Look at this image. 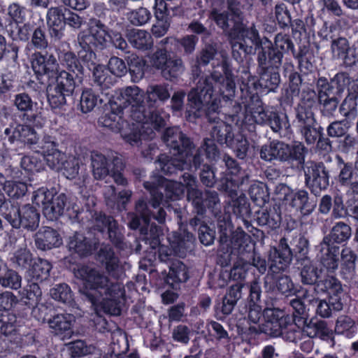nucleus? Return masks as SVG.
<instances>
[{
	"mask_svg": "<svg viewBox=\"0 0 358 358\" xmlns=\"http://www.w3.org/2000/svg\"><path fill=\"white\" fill-rule=\"evenodd\" d=\"M212 20L221 29L231 45L232 57L242 60L245 55H254L262 44L260 34L255 23L248 27L244 22V13L237 0H227V10L212 12Z\"/></svg>",
	"mask_w": 358,
	"mask_h": 358,
	"instance_id": "1",
	"label": "nucleus"
},
{
	"mask_svg": "<svg viewBox=\"0 0 358 358\" xmlns=\"http://www.w3.org/2000/svg\"><path fill=\"white\" fill-rule=\"evenodd\" d=\"M77 278L85 282L80 289L82 299L97 310L119 315L121 313L120 301L124 296V288L117 280H111L103 273L88 266H82L74 272Z\"/></svg>",
	"mask_w": 358,
	"mask_h": 358,
	"instance_id": "2",
	"label": "nucleus"
},
{
	"mask_svg": "<svg viewBox=\"0 0 358 358\" xmlns=\"http://www.w3.org/2000/svg\"><path fill=\"white\" fill-rule=\"evenodd\" d=\"M191 82L194 86L187 92V108L185 111L186 120L194 122L196 120L206 117L211 121V115L219 113L220 99L215 93V81L222 79L220 73L213 71L204 74L196 64L190 67Z\"/></svg>",
	"mask_w": 358,
	"mask_h": 358,
	"instance_id": "3",
	"label": "nucleus"
},
{
	"mask_svg": "<svg viewBox=\"0 0 358 358\" xmlns=\"http://www.w3.org/2000/svg\"><path fill=\"white\" fill-rule=\"evenodd\" d=\"M31 62L34 71L38 76H46L49 79H53V83L66 94L72 95L76 86L75 76L66 70H59V65L56 57L52 54L43 55L35 53Z\"/></svg>",
	"mask_w": 358,
	"mask_h": 358,
	"instance_id": "4",
	"label": "nucleus"
},
{
	"mask_svg": "<svg viewBox=\"0 0 358 358\" xmlns=\"http://www.w3.org/2000/svg\"><path fill=\"white\" fill-rule=\"evenodd\" d=\"M297 263L301 266V282L303 285H313L315 292L320 293L329 291L331 294V301L336 302L344 296L342 291V284L339 280L332 275L322 278V269L313 262L310 259H301Z\"/></svg>",
	"mask_w": 358,
	"mask_h": 358,
	"instance_id": "5",
	"label": "nucleus"
},
{
	"mask_svg": "<svg viewBox=\"0 0 358 358\" xmlns=\"http://www.w3.org/2000/svg\"><path fill=\"white\" fill-rule=\"evenodd\" d=\"M308 149L304 144L294 141L292 144L273 140L261 147L260 158L268 162L294 164L303 165Z\"/></svg>",
	"mask_w": 358,
	"mask_h": 358,
	"instance_id": "6",
	"label": "nucleus"
},
{
	"mask_svg": "<svg viewBox=\"0 0 358 358\" xmlns=\"http://www.w3.org/2000/svg\"><path fill=\"white\" fill-rule=\"evenodd\" d=\"M143 187L150 193V203L154 208H157L164 199V194L159 191V187H164L165 196L169 200H178L184 194L181 182L168 180L159 174H153L149 180L143 182Z\"/></svg>",
	"mask_w": 358,
	"mask_h": 358,
	"instance_id": "7",
	"label": "nucleus"
},
{
	"mask_svg": "<svg viewBox=\"0 0 358 358\" xmlns=\"http://www.w3.org/2000/svg\"><path fill=\"white\" fill-rule=\"evenodd\" d=\"M203 158L200 149L194 151L186 158L182 157H171L165 154L158 156L155 161L156 168L162 171V173L169 176H176L179 172H182L187 169L196 171L201 169L203 166Z\"/></svg>",
	"mask_w": 358,
	"mask_h": 358,
	"instance_id": "8",
	"label": "nucleus"
},
{
	"mask_svg": "<svg viewBox=\"0 0 358 358\" xmlns=\"http://www.w3.org/2000/svg\"><path fill=\"white\" fill-rule=\"evenodd\" d=\"M153 107L146 108L145 101L136 106H129L124 111L133 120L141 123L143 127V134L147 138H154L155 131H159L165 127V120Z\"/></svg>",
	"mask_w": 358,
	"mask_h": 358,
	"instance_id": "9",
	"label": "nucleus"
},
{
	"mask_svg": "<svg viewBox=\"0 0 358 358\" xmlns=\"http://www.w3.org/2000/svg\"><path fill=\"white\" fill-rule=\"evenodd\" d=\"M152 66L160 71L167 81L177 80L185 71V65L178 55L171 56L165 48H158L152 57Z\"/></svg>",
	"mask_w": 358,
	"mask_h": 358,
	"instance_id": "10",
	"label": "nucleus"
},
{
	"mask_svg": "<svg viewBox=\"0 0 358 358\" xmlns=\"http://www.w3.org/2000/svg\"><path fill=\"white\" fill-rule=\"evenodd\" d=\"M275 192L289 206L299 211L302 216L310 215L316 208L317 200L310 197L305 189H292L280 183L276 186Z\"/></svg>",
	"mask_w": 358,
	"mask_h": 358,
	"instance_id": "11",
	"label": "nucleus"
},
{
	"mask_svg": "<svg viewBox=\"0 0 358 358\" xmlns=\"http://www.w3.org/2000/svg\"><path fill=\"white\" fill-rule=\"evenodd\" d=\"M6 216V220L15 229L22 228L34 231L39 227L40 213L35 206L29 203L20 206L15 203Z\"/></svg>",
	"mask_w": 358,
	"mask_h": 358,
	"instance_id": "12",
	"label": "nucleus"
},
{
	"mask_svg": "<svg viewBox=\"0 0 358 358\" xmlns=\"http://www.w3.org/2000/svg\"><path fill=\"white\" fill-rule=\"evenodd\" d=\"M303 167L305 185L315 196L321 194L329 186V171L322 162L308 161Z\"/></svg>",
	"mask_w": 358,
	"mask_h": 358,
	"instance_id": "13",
	"label": "nucleus"
},
{
	"mask_svg": "<svg viewBox=\"0 0 358 358\" xmlns=\"http://www.w3.org/2000/svg\"><path fill=\"white\" fill-rule=\"evenodd\" d=\"M257 108L250 109L254 121L259 124H266L271 130L278 134L280 136H285L291 131V126L288 117L285 113H279L275 111L265 110L261 106V103Z\"/></svg>",
	"mask_w": 358,
	"mask_h": 358,
	"instance_id": "14",
	"label": "nucleus"
},
{
	"mask_svg": "<svg viewBox=\"0 0 358 358\" xmlns=\"http://www.w3.org/2000/svg\"><path fill=\"white\" fill-rule=\"evenodd\" d=\"M38 193L43 196L41 201L43 204V212L48 220H57L69 208V198L65 193H57L55 189H40Z\"/></svg>",
	"mask_w": 358,
	"mask_h": 358,
	"instance_id": "15",
	"label": "nucleus"
},
{
	"mask_svg": "<svg viewBox=\"0 0 358 358\" xmlns=\"http://www.w3.org/2000/svg\"><path fill=\"white\" fill-rule=\"evenodd\" d=\"M162 138L174 156L185 154V157H188L196 148L192 140L178 127L166 129Z\"/></svg>",
	"mask_w": 358,
	"mask_h": 358,
	"instance_id": "16",
	"label": "nucleus"
},
{
	"mask_svg": "<svg viewBox=\"0 0 358 358\" xmlns=\"http://www.w3.org/2000/svg\"><path fill=\"white\" fill-rule=\"evenodd\" d=\"M257 72L259 75V85L270 92H274L280 83L279 69L282 63L264 57L257 60Z\"/></svg>",
	"mask_w": 358,
	"mask_h": 358,
	"instance_id": "17",
	"label": "nucleus"
},
{
	"mask_svg": "<svg viewBox=\"0 0 358 358\" xmlns=\"http://www.w3.org/2000/svg\"><path fill=\"white\" fill-rule=\"evenodd\" d=\"M350 81L351 78L345 72L338 73L329 81L324 77L319 78L316 83L318 99L340 97Z\"/></svg>",
	"mask_w": 358,
	"mask_h": 358,
	"instance_id": "18",
	"label": "nucleus"
},
{
	"mask_svg": "<svg viewBox=\"0 0 358 358\" xmlns=\"http://www.w3.org/2000/svg\"><path fill=\"white\" fill-rule=\"evenodd\" d=\"M294 254L288 243V238H280L278 246L268 252V269L273 273L285 271L290 265Z\"/></svg>",
	"mask_w": 358,
	"mask_h": 358,
	"instance_id": "19",
	"label": "nucleus"
},
{
	"mask_svg": "<svg viewBox=\"0 0 358 358\" xmlns=\"http://www.w3.org/2000/svg\"><path fill=\"white\" fill-rule=\"evenodd\" d=\"M229 216L220 217L217 220L220 248L217 252V263L222 267L229 266L236 255L229 248V237L231 233L232 224Z\"/></svg>",
	"mask_w": 358,
	"mask_h": 358,
	"instance_id": "20",
	"label": "nucleus"
},
{
	"mask_svg": "<svg viewBox=\"0 0 358 358\" xmlns=\"http://www.w3.org/2000/svg\"><path fill=\"white\" fill-rule=\"evenodd\" d=\"M1 139L3 141V143L7 142L10 145L20 141L31 145L38 143L39 136L31 127L19 124L15 127L10 125L6 127L1 134Z\"/></svg>",
	"mask_w": 358,
	"mask_h": 358,
	"instance_id": "21",
	"label": "nucleus"
},
{
	"mask_svg": "<svg viewBox=\"0 0 358 358\" xmlns=\"http://www.w3.org/2000/svg\"><path fill=\"white\" fill-rule=\"evenodd\" d=\"M264 317L265 322L262 324V331L273 338L280 336L289 319L278 308H265Z\"/></svg>",
	"mask_w": 358,
	"mask_h": 358,
	"instance_id": "22",
	"label": "nucleus"
},
{
	"mask_svg": "<svg viewBox=\"0 0 358 358\" xmlns=\"http://www.w3.org/2000/svg\"><path fill=\"white\" fill-rule=\"evenodd\" d=\"M297 127L308 145H314L324 133V128L317 121L315 115L296 117Z\"/></svg>",
	"mask_w": 358,
	"mask_h": 358,
	"instance_id": "23",
	"label": "nucleus"
},
{
	"mask_svg": "<svg viewBox=\"0 0 358 358\" xmlns=\"http://www.w3.org/2000/svg\"><path fill=\"white\" fill-rule=\"evenodd\" d=\"M229 244L232 253L236 255V258L243 260L255 248L252 244L250 236L240 227L235 231H233V228L231 229V233L229 237Z\"/></svg>",
	"mask_w": 358,
	"mask_h": 358,
	"instance_id": "24",
	"label": "nucleus"
},
{
	"mask_svg": "<svg viewBox=\"0 0 358 358\" xmlns=\"http://www.w3.org/2000/svg\"><path fill=\"white\" fill-rule=\"evenodd\" d=\"M99 245V241L98 239L87 238L80 232H75L70 236L67 242L69 250L80 257H87L92 255L98 248Z\"/></svg>",
	"mask_w": 358,
	"mask_h": 358,
	"instance_id": "25",
	"label": "nucleus"
},
{
	"mask_svg": "<svg viewBox=\"0 0 358 358\" xmlns=\"http://www.w3.org/2000/svg\"><path fill=\"white\" fill-rule=\"evenodd\" d=\"M320 263L329 272L334 273L339 265L340 247L324 240L317 245Z\"/></svg>",
	"mask_w": 358,
	"mask_h": 358,
	"instance_id": "26",
	"label": "nucleus"
},
{
	"mask_svg": "<svg viewBox=\"0 0 358 358\" xmlns=\"http://www.w3.org/2000/svg\"><path fill=\"white\" fill-rule=\"evenodd\" d=\"M145 92L136 85L128 86L120 90V94L113 102L115 109L121 108L124 113L129 106H134L143 103L145 99Z\"/></svg>",
	"mask_w": 358,
	"mask_h": 358,
	"instance_id": "27",
	"label": "nucleus"
},
{
	"mask_svg": "<svg viewBox=\"0 0 358 358\" xmlns=\"http://www.w3.org/2000/svg\"><path fill=\"white\" fill-rule=\"evenodd\" d=\"M73 322V315L68 314H56L48 320L51 333L62 340L69 339L72 336Z\"/></svg>",
	"mask_w": 358,
	"mask_h": 358,
	"instance_id": "28",
	"label": "nucleus"
},
{
	"mask_svg": "<svg viewBox=\"0 0 358 358\" xmlns=\"http://www.w3.org/2000/svg\"><path fill=\"white\" fill-rule=\"evenodd\" d=\"M296 52L291 36L280 32L274 37V46H271L270 58L282 64L285 55L294 56Z\"/></svg>",
	"mask_w": 358,
	"mask_h": 358,
	"instance_id": "29",
	"label": "nucleus"
},
{
	"mask_svg": "<svg viewBox=\"0 0 358 358\" xmlns=\"http://www.w3.org/2000/svg\"><path fill=\"white\" fill-rule=\"evenodd\" d=\"M280 206L275 203L268 208L261 209L255 213V221L260 227H264L268 229H276L280 227L281 217Z\"/></svg>",
	"mask_w": 358,
	"mask_h": 358,
	"instance_id": "30",
	"label": "nucleus"
},
{
	"mask_svg": "<svg viewBox=\"0 0 358 358\" xmlns=\"http://www.w3.org/2000/svg\"><path fill=\"white\" fill-rule=\"evenodd\" d=\"M97 259L105 267L108 273L115 280H118L122 274L119 266V259L112 247L108 244H102L97 252Z\"/></svg>",
	"mask_w": 358,
	"mask_h": 358,
	"instance_id": "31",
	"label": "nucleus"
},
{
	"mask_svg": "<svg viewBox=\"0 0 358 358\" xmlns=\"http://www.w3.org/2000/svg\"><path fill=\"white\" fill-rule=\"evenodd\" d=\"M35 245L41 250H50L62 244V238L57 230L50 227H41L34 236Z\"/></svg>",
	"mask_w": 358,
	"mask_h": 358,
	"instance_id": "32",
	"label": "nucleus"
},
{
	"mask_svg": "<svg viewBox=\"0 0 358 358\" xmlns=\"http://www.w3.org/2000/svg\"><path fill=\"white\" fill-rule=\"evenodd\" d=\"M220 145L232 148L234 147V134L232 127L223 121L217 122L210 132V138Z\"/></svg>",
	"mask_w": 358,
	"mask_h": 358,
	"instance_id": "33",
	"label": "nucleus"
},
{
	"mask_svg": "<svg viewBox=\"0 0 358 358\" xmlns=\"http://www.w3.org/2000/svg\"><path fill=\"white\" fill-rule=\"evenodd\" d=\"M344 296L341 297V299L338 298L336 302L331 301V294L329 293V291H324L322 293H326L328 295V301L324 300H318L316 308V313L320 317L323 318H327L331 317L332 314V310L339 311L343 308L344 304L346 303L348 299V295L347 292L344 290L342 287V291Z\"/></svg>",
	"mask_w": 358,
	"mask_h": 358,
	"instance_id": "34",
	"label": "nucleus"
},
{
	"mask_svg": "<svg viewBox=\"0 0 358 358\" xmlns=\"http://www.w3.org/2000/svg\"><path fill=\"white\" fill-rule=\"evenodd\" d=\"M318 101V93L310 87L302 90L300 101L295 108L296 117L315 115L312 108L315 106Z\"/></svg>",
	"mask_w": 358,
	"mask_h": 358,
	"instance_id": "35",
	"label": "nucleus"
},
{
	"mask_svg": "<svg viewBox=\"0 0 358 358\" xmlns=\"http://www.w3.org/2000/svg\"><path fill=\"white\" fill-rule=\"evenodd\" d=\"M116 104L112 102L110 104L111 110L104 113L98 120L99 126L106 127L113 132L121 131L123 124L122 115L124 113L121 108L115 109Z\"/></svg>",
	"mask_w": 358,
	"mask_h": 358,
	"instance_id": "36",
	"label": "nucleus"
},
{
	"mask_svg": "<svg viewBox=\"0 0 358 358\" xmlns=\"http://www.w3.org/2000/svg\"><path fill=\"white\" fill-rule=\"evenodd\" d=\"M194 241V236L192 233L183 230L174 234L171 246L178 257H184L187 252L192 250Z\"/></svg>",
	"mask_w": 358,
	"mask_h": 358,
	"instance_id": "37",
	"label": "nucleus"
},
{
	"mask_svg": "<svg viewBox=\"0 0 358 358\" xmlns=\"http://www.w3.org/2000/svg\"><path fill=\"white\" fill-rule=\"evenodd\" d=\"M126 37L129 43L136 49L145 51L153 47L151 34L145 30L131 29L127 31Z\"/></svg>",
	"mask_w": 358,
	"mask_h": 358,
	"instance_id": "38",
	"label": "nucleus"
},
{
	"mask_svg": "<svg viewBox=\"0 0 358 358\" xmlns=\"http://www.w3.org/2000/svg\"><path fill=\"white\" fill-rule=\"evenodd\" d=\"M89 31L95 39V47L103 49L107 47L110 30L100 19L92 17L89 21Z\"/></svg>",
	"mask_w": 358,
	"mask_h": 358,
	"instance_id": "39",
	"label": "nucleus"
},
{
	"mask_svg": "<svg viewBox=\"0 0 358 358\" xmlns=\"http://www.w3.org/2000/svg\"><path fill=\"white\" fill-rule=\"evenodd\" d=\"M351 236V227L347 223L340 221L332 227L329 234L324 236L322 240L338 245V244L347 243Z\"/></svg>",
	"mask_w": 358,
	"mask_h": 358,
	"instance_id": "40",
	"label": "nucleus"
},
{
	"mask_svg": "<svg viewBox=\"0 0 358 358\" xmlns=\"http://www.w3.org/2000/svg\"><path fill=\"white\" fill-rule=\"evenodd\" d=\"M167 83L150 85L145 92L146 102L149 107H154L157 101L164 103L171 97Z\"/></svg>",
	"mask_w": 358,
	"mask_h": 358,
	"instance_id": "41",
	"label": "nucleus"
},
{
	"mask_svg": "<svg viewBox=\"0 0 358 358\" xmlns=\"http://www.w3.org/2000/svg\"><path fill=\"white\" fill-rule=\"evenodd\" d=\"M92 80L94 85L99 88L102 93L110 89L116 83V79L113 76L107 68L102 64L94 66L92 70Z\"/></svg>",
	"mask_w": 358,
	"mask_h": 358,
	"instance_id": "42",
	"label": "nucleus"
},
{
	"mask_svg": "<svg viewBox=\"0 0 358 358\" xmlns=\"http://www.w3.org/2000/svg\"><path fill=\"white\" fill-rule=\"evenodd\" d=\"M140 234L143 241L149 244L151 248L155 249L160 245L163 231L162 227L155 223H143L140 228Z\"/></svg>",
	"mask_w": 358,
	"mask_h": 358,
	"instance_id": "43",
	"label": "nucleus"
},
{
	"mask_svg": "<svg viewBox=\"0 0 358 358\" xmlns=\"http://www.w3.org/2000/svg\"><path fill=\"white\" fill-rule=\"evenodd\" d=\"M91 167L94 178L99 180H103L111 171L109 160L105 155L99 152L92 153Z\"/></svg>",
	"mask_w": 358,
	"mask_h": 358,
	"instance_id": "44",
	"label": "nucleus"
},
{
	"mask_svg": "<svg viewBox=\"0 0 358 358\" xmlns=\"http://www.w3.org/2000/svg\"><path fill=\"white\" fill-rule=\"evenodd\" d=\"M62 65L66 71L73 74L78 82H82L84 76V67L74 52L70 51L64 52L62 57Z\"/></svg>",
	"mask_w": 358,
	"mask_h": 358,
	"instance_id": "45",
	"label": "nucleus"
},
{
	"mask_svg": "<svg viewBox=\"0 0 358 358\" xmlns=\"http://www.w3.org/2000/svg\"><path fill=\"white\" fill-rule=\"evenodd\" d=\"M302 328L310 338L320 337L324 338L329 336L330 330L327 327V322L324 320L312 318L306 319V322L301 324Z\"/></svg>",
	"mask_w": 358,
	"mask_h": 358,
	"instance_id": "46",
	"label": "nucleus"
},
{
	"mask_svg": "<svg viewBox=\"0 0 358 358\" xmlns=\"http://www.w3.org/2000/svg\"><path fill=\"white\" fill-rule=\"evenodd\" d=\"M293 57L298 60L299 67L301 71L308 73L313 71L314 59L313 51L309 45L301 44Z\"/></svg>",
	"mask_w": 358,
	"mask_h": 358,
	"instance_id": "47",
	"label": "nucleus"
},
{
	"mask_svg": "<svg viewBox=\"0 0 358 358\" xmlns=\"http://www.w3.org/2000/svg\"><path fill=\"white\" fill-rule=\"evenodd\" d=\"M336 160L338 167L340 169L339 173L336 178L337 182L341 186H347L348 184L350 183L352 180L354 175H357L355 172V170L353 168L352 163L345 162L340 155L336 156Z\"/></svg>",
	"mask_w": 358,
	"mask_h": 358,
	"instance_id": "48",
	"label": "nucleus"
},
{
	"mask_svg": "<svg viewBox=\"0 0 358 358\" xmlns=\"http://www.w3.org/2000/svg\"><path fill=\"white\" fill-rule=\"evenodd\" d=\"M51 269L52 265L48 260L38 258L34 261L29 272L33 280L42 282L48 278Z\"/></svg>",
	"mask_w": 358,
	"mask_h": 358,
	"instance_id": "49",
	"label": "nucleus"
},
{
	"mask_svg": "<svg viewBox=\"0 0 358 358\" xmlns=\"http://www.w3.org/2000/svg\"><path fill=\"white\" fill-rule=\"evenodd\" d=\"M48 101L52 108H60L66 103V98L70 96L54 84H48L46 88Z\"/></svg>",
	"mask_w": 358,
	"mask_h": 358,
	"instance_id": "50",
	"label": "nucleus"
},
{
	"mask_svg": "<svg viewBox=\"0 0 358 358\" xmlns=\"http://www.w3.org/2000/svg\"><path fill=\"white\" fill-rule=\"evenodd\" d=\"M290 244L294 247L292 252L297 263L301 262V259H310L309 241L304 236L299 235L292 238Z\"/></svg>",
	"mask_w": 358,
	"mask_h": 358,
	"instance_id": "51",
	"label": "nucleus"
},
{
	"mask_svg": "<svg viewBox=\"0 0 358 358\" xmlns=\"http://www.w3.org/2000/svg\"><path fill=\"white\" fill-rule=\"evenodd\" d=\"M127 62V71L131 75L132 80L136 82L144 76V60L136 54H131L125 58Z\"/></svg>",
	"mask_w": 358,
	"mask_h": 358,
	"instance_id": "52",
	"label": "nucleus"
},
{
	"mask_svg": "<svg viewBox=\"0 0 358 358\" xmlns=\"http://www.w3.org/2000/svg\"><path fill=\"white\" fill-rule=\"evenodd\" d=\"M52 298L59 302L71 306L73 303L72 291L66 283L55 285L50 291Z\"/></svg>",
	"mask_w": 358,
	"mask_h": 358,
	"instance_id": "53",
	"label": "nucleus"
},
{
	"mask_svg": "<svg viewBox=\"0 0 358 358\" xmlns=\"http://www.w3.org/2000/svg\"><path fill=\"white\" fill-rule=\"evenodd\" d=\"M204 46L201 50L196 57V62L192 64V66L198 65L201 68V65L206 66L210 61L213 60L217 52V45L216 43L210 41H206L203 43Z\"/></svg>",
	"mask_w": 358,
	"mask_h": 358,
	"instance_id": "54",
	"label": "nucleus"
},
{
	"mask_svg": "<svg viewBox=\"0 0 358 358\" xmlns=\"http://www.w3.org/2000/svg\"><path fill=\"white\" fill-rule=\"evenodd\" d=\"M249 195L252 201L259 206H264L269 199L267 187L262 182L252 184L249 189Z\"/></svg>",
	"mask_w": 358,
	"mask_h": 358,
	"instance_id": "55",
	"label": "nucleus"
},
{
	"mask_svg": "<svg viewBox=\"0 0 358 358\" xmlns=\"http://www.w3.org/2000/svg\"><path fill=\"white\" fill-rule=\"evenodd\" d=\"M231 208L233 213L237 217L241 218L245 224H248L247 219L250 217L251 210L247 198L245 196H240L233 199Z\"/></svg>",
	"mask_w": 358,
	"mask_h": 358,
	"instance_id": "56",
	"label": "nucleus"
},
{
	"mask_svg": "<svg viewBox=\"0 0 358 358\" xmlns=\"http://www.w3.org/2000/svg\"><path fill=\"white\" fill-rule=\"evenodd\" d=\"M22 278L18 273L8 266L0 275V285L6 288L17 289L21 287Z\"/></svg>",
	"mask_w": 358,
	"mask_h": 358,
	"instance_id": "57",
	"label": "nucleus"
},
{
	"mask_svg": "<svg viewBox=\"0 0 358 358\" xmlns=\"http://www.w3.org/2000/svg\"><path fill=\"white\" fill-rule=\"evenodd\" d=\"M203 194L199 186L187 191V199L192 203L196 213L199 215H204L206 212L203 204Z\"/></svg>",
	"mask_w": 358,
	"mask_h": 358,
	"instance_id": "58",
	"label": "nucleus"
},
{
	"mask_svg": "<svg viewBox=\"0 0 358 358\" xmlns=\"http://www.w3.org/2000/svg\"><path fill=\"white\" fill-rule=\"evenodd\" d=\"M92 227L94 229L104 232L116 221L113 216L108 215L102 212L94 211L91 215Z\"/></svg>",
	"mask_w": 358,
	"mask_h": 358,
	"instance_id": "59",
	"label": "nucleus"
},
{
	"mask_svg": "<svg viewBox=\"0 0 358 358\" xmlns=\"http://www.w3.org/2000/svg\"><path fill=\"white\" fill-rule=\"evenodd\" d=\"M350 128V122L346 120H335L331 122L327 127V136L337 140L345 136Z\"/></svg>",
	"mask_w": 358,
	"mask_h": 358,
	"instance_id": "60",
	"label": "nucleus"
},
{
	"mask_svg": "<svg viewBox=\"0 0 358 358\" xmlns=\"http://www.w3.org/2000/svg\"><path fill=\"white\" fill-rule=\"evenodd\" d=\"M338 150L344 154L353 153L358 150V137L348 132L336 141Z\"/></svg>",
	"mask_w": 358,
	"mask_h": 358,
	"instance_id": "61",
	"label": "nucleus"
},
{
	"mask_svg": "<svg viewBox=\"0 0 358 358\" xmlns=\"http://www.w3.org/2000/svg\"><path fill=\"white\" fill-rule=\"evenodd\" d=\"M169 278L174 282H185L188 279L186 266L179 259H176L169 266Z\"/></svg>",
	"mask_w": 358,
	"mask_h": 358,
	"instance_id": "62",
	"label": "nucleus"
},
{
	"mask_svg": "<svg viewBox=\"0 0 358 358\" xmlns=\"http://www.w3.org/2000/svg\"><path fill=\"white\" fill-rule=\"evenodd\" d=\"M34 260L31 252L26 248L17 250L11 258L12 262L17 267L23 269L31 267Z\"/></svg>",
	"mask_w": 358,
	"mask_h": 358,
	"instance_id": "63",
	"label": "nucleus"
},
{
	"mask_svg": "<svg viewBox=\"0 0 358 358\" xmlns=\"http://www.w3.org/2000/svg\"><path fill=\"white\" fill-rule=\"evenodd\" d=\"M274 15L278 26L281 29L289 27L291 24V14L287 6L283 2L275 4L274 7Z\"/></svg>",
	"mask_w": 358,
	"mask_h": 358,
	"instance_id": "64",
	"label": "nucleus"
}]
</instances>
